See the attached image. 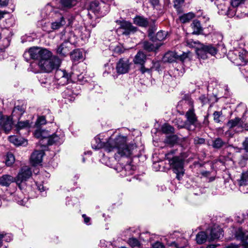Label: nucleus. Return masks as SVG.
Instances as JSON below:
<instances>
[{"label":"nucleus","instance_id":"nucleus-1","mask_svg":"<svg viewBox=\"0 0 248 248\" xmlns=\"http://www.w3.org/2000/svg\"><path fill=\"white\" fill-rule=\"evenodd\" d=\"M126 137L119 135L115 139L109 138L105 143L101 141L99 136H97L93 140L92 146L95 150L104 148L108 153L116 151V158L118 155L128 157L137 151V146L134 143L126 144Z\"/></svg>","mask_w":248,"mask_h":248},{"label":"nucleus","instance_id":"nucleus-2","mask_svg":"<svg viewBox=\"0 0 248 248\" xmlns=\"http://www.w3.org/2000/svg\"><path fill=\"white\" fill-rule=\"evenodd\" d=\"M24 57L28 60L30 58L39 61V66L43 72L50 73L59 67L61 60L57 56H53L51 51L46 48L33 46L25 51Z\"/></svg>","mask_w":248,"mask_h":248},{"label":"nucleus","instance_id":"nucleus-3","mask_svg":"<svg viewBox=\"0 0 248 248\" xmlns=\"http://www.w3.org/2000/svg\"><path fill=\"white\" fill-rule=\"evenodd\" d=\"M183 104L188 105L190 108L186 113V121L182 125H178V127L179 128H185L189 131H193L196 127L200 126V124L198 123L197 117L194 111L193 101L187 96L181 100L179 102L178 105Z\"/></svg>","mask_w":248,"mask_h":248},{"label":"nucleus","instance_id":"nucleus-4","mask_svg":"<svg viewBox=\"0 0 248 248\" xmlns=\"http://www.w3.org/2000/svg\"><path fill=\"white\" fill-rule=\"evenodd\" d=\"M174 150H171L165 154V158L174 171L184 170V160L181 157L174 156Z\"/></svg>","mask_w":248,"mask_h":248},{"label":"nucleus","instance_id":"nucleus-5","mask_svg":"<svg viewBox=\"0 0 248 248\" xmlns=\"http://www.w3.org/2000/svg\"><path fill=\"white\" fill-rule=\"evenodd\" d=\"M197 55L199 58L206 59L208 54L214 56L217 53V48L212 45H205L203 44H199L196 49Z\"/></svg>","mask_w":248,"mask_h":248},{"label":"nucleus","instance_id":"nucleus-6","mask_svg":"<svg viewBox=\"0 0 248 248\" xmlns=\"http://www.w3.org/2000/svg\"><path fill=\"white\" fill-rule=\"evenodd\" d=\"M31 174L32 172L29 167L27 166L22 167L16 177V183L20 186V185L26 181Z\"/></svg>","mask_w":248,"mask_h":248},{"label":"nucleus","instance_id":"nucleus-7","mask_svg":"<svg viewBox=\"0 0 248 248\" xmlns=\"http://www.w3.org/2000/svg\"><path fill=\"white\" fill-rule=\"evenodd\" d=\"M244 120V116L241 118L236 117L229 121L227 124V126L229 129H234L236 132L242 131L243 129H245Z\"/></svg>","mask_w":248,"mask_h":248},{"label":"nucleus","instance_id":"nucleus-8","mask_svg":"<svg viewBox=\"0 0 248 248\" xmlns=\"http://www.w3.org/2000/svg\"><path fill=\"white\" fill-rule=\"evenodd\" d=\"M13 122L10 117L3 116L0 112V130L6 133L12 129Z\"/></svg>","mask_w":248,"mask_h":248},{"label":"nucleus","instance_id":"nucleus-9","mask_svg":"<svg viewBox=\"0 0 248 248\" xmlns=\"http://www.w3.org/2000/svg\"><path fill=\"white\" fill-rule=\"evenodd\" d=\"M117 22L120 25V29L123 30L122 31L123 34L127 35L137 31V28L133 26L129 22L124 20L117 21Z\"/></svg>","mask_w":248,"mask_h":248},{"label":"nucleus","instance_id":"nucleus-10","mask_svg":"<svg viewBox=\"0 0 248 248\" xmlns=\"http://www.w3.org/2000/svg\"><path fill=\"white\" fill-rule=\"evenodd\" d=\"M237 182L240 191L244 193H248V171L242 173Z\"/></svg>","mask_w":248,"mask_h":248},{"label":"nucleus","instance_id":"nucleus-11","mask_svg":"<svg viewBox=\"0 0 248 248\" xmlns=\"http://www.w3.org/2000/svg\"><path fill=\"white\" fill-rule=\"evenodd\" d=\"M130 63L126 58H122L119 60L116 64V69L119 74H125L129 69Z\"/></svg>","mask_w":248,"mask_h":248},{"label":"nucleus","instance_id":"nucleus-12","mask_svg":"<svg viewBox=\"0 0 248 248\" xmlns=\"http://www.w3.org/2000/svg\"><path fill=\"white\" fill-rule=\"evenodd\" d=\"M64 135L60 133L58 134V132L54 134L47 136V144L49 145H52L53 144H61L63 141Z\"/></svg>","mask_w":248,"mask_h":248},{"label":"nucleus","instance_id":"nucleus-13","mask_svg":"<svg viewBox=\"0 0 248 248\" xmlns=\"http://www.w3.org/2000/svg\"><path fill=\"white\" fill-rule=\"evenodd\" d=\"M44 152L43 150L35 151L31 155V163L33 166H36L42 162Z\"/></svg>","mask_w":248,"mask_h":248},{"label":"nucleus","instance_id":"nucleus-14","mask_svg":"<svg viewBox=\"0 0 248 248\" xmlns=\"http://www.w3.org/2000/svg\"><path fill=\"white\" fill-rule=\"evenodd\" d=\"M71 44L68 41H65L61 44L57 49V53L61 56L65 57L69 52Z\"/></svg>","mask_w":248,"mask_h":248},{"label":"nucleus","instance_id":"nucleus-15","mask_svg":"<svg viewBox=\"0 0 248 248\" xmlns=\"http://www.w3.org/2000/svg\"><path fill=\"white\" fill-rule=\"evenodd\" d=\"M151 43L148 41H144L143 42V48L149 52L150 51H155L157 50L162 45V43L160 42H153Z\"/></svg>","mask_w":248,"mask_h":248},{"label":"nucleus","instance_id":"nucleus-16","mask_svg":"<svg viewBox=\"0 0 248 248\" xmlns=\"http://www.w3.org/2000/svg\"><path fill=\"white\" fill-rule=\"evenodd\" d=\"M182 60V56H179L176 52L173 51H169L166 53L164 57L163 60L165 62H175L177 60Z\"/></svg>","mask_w":248,"mask_h":248},{"label":"nucleus","instance_id":"nucleus-17","mask_svg":"<svg viewBox=\"0 0 248 248\" xmlns=\"http://www.w3.org/2000/svg\"><path fill=\"white\" fill-rule=\"evenodd\" d=\"M25 109L26 106L23 104H22L20 105H16L12 112V116L16 117L17 119H19L21 116L25 112Z\"/></svg>","mask_w":248,"mask_h":248},{"label":"nucleus","instance_id":"nucleus-18","mask_svg":"<svg viewBox=\"0 0 248 248\" xmlns=\"http://www.w3.org/2000/svg\"><path fill=\"white\" fill-rule=\"evenodd\" d=\"M151 20L144 16H135L133 21L135 24L140 27H146L150 24Z\"/></svg>","mask_w":248,"mask_h":248},{"label":"nucleus","instance_id":"nucleus-19","mask_svg":"<svg viewBox=\"0 0 248 248\" xmlns=\"http://www.w3.org/2000/svg\"><path fill=\"white\" fill-rule=\"evenodd\" d=\"M15 181L16 182V178L10 175H3L0 178V185L2 186H8Z\"/></svg>","mask_w":248,"mask_h":248},{"label":"nucleus","instance_id":"nucleus-20","mask_svg":"<svg viewBox=\"0 0 248 248\" xmlns=\"http://www.w3.org/2000/svg\"><path fill=\"white\" fill-rule=\"evenodd\" d=\"M235 237L243 243L248 239V230H244L242 228H239L235 232Z\"/></svg>","mask_w":248,"mask_h":248},{"label":"nucleus","instance_id":"nucleus-21","mask_svg":"<svg viewBox=\"0 0 248 248\" xmlns=\"http://www.w3.org/2000/svg\"><path fill=\"white\" fill-rule=\"evenodd\" d=\"M184 1L185 0H174V7L176 9L178 14H182L181 16H194L195 14L191 12L188 14L183 13L181 7Z\"/></svg>","mask_w":248,"mask_h":248},{"label":"nucleus","instance_id":"nucleus-22","mask_svg":"<svg viewBox=\"0 0 248 248\" xmlns=\"http://www.w3.org/2000/svg\"><path fill=\"white\" fill-rule=\"evenodd\" d=\"M34 135V136L38 139L42 138L40 141V144L44 143V140H47L48 136L47 131L44 130H42L39 128H38V129L35 130Z\"/></svg>","mask_w":248,"mask_h":248},{"label":"nucleus","instance_id":"nucleus-23","mask_svg":"<svg viewBox=\"0 0 248 248\" xmlns=\"http://www.w3.org/2000/svg\"><path fill=\"white\" fill-rule=\"evenodd\" d=\"M57 70L55 73V77L56 79L60 80V79H63L64 82H66L69 78L68 74L65 72V70H62L61 69H56Z\"/></svg>","mask_w":248,"mask_h":248},{"label":"nucleus","instance_id":"nucleus-24","mask_svg":"<svg viewBox=\"0 0 248 248\" xmlns=\"http://www.w3.org/2000/svg\"><path fill=\"white\" fill-rule=\"evenodd\" d=\"M146 60V55L141 51H139L135 56L134 62L135 64L143 65Z\"/></svg>","mask_w":248,"mask_h":248},{"label":"nucleus","instance_id":"nucleus-25","mask_svg":"<svg viewBox=\"0 0 248 248\" xmlns=\"http://www.w3.org/2000/svg\"><path fill=\"white\" fill-rule=\"evenodd\" d=\"M99 1L95 0L90 3L89 10L94 14H98L100 10Z\"/></svg>","mask_w":248,"mask_h":248},{"label":"nucleus","instance_id":"nucleus-26","mask_svg":"<svg viewBox=\"0 0 248 248\" xmlns=\"http://www.w3.org/2000/svg\"><path fill=\"white\" fill-rule=\"evenodd\" d=\"M222 230L220 228H214L210 231V240H214L220 238L222 235Z\"/></svg>","mask_w":248,"mask_h":248},{"label":"nucleus","instance_id":"nucleus-27","mask_svg":"<svg viewBox=\"0 0 248 248\" xmlns=\"http://www.w3.org/2000/svg\"><path fill=\"white\" fill-rule=\"evenodd\" d=\"M66 24V21L63 17L62 16L58 20L53 22L51 23V28L53 30H58L64 26Z\"/></svg>","mask_w":248,"mask_h":248},{"label":"nucleus","instance_id":"nucleus-28","mask_svg":"<svg viewBox=\"0 0 248 248\" xmlns=\"http://www.w3.org/2000/svg\"><path fill=\"white\" fill-rule=\"evenodd\" d=\"M168 35V32L160 31L157 32L155 36H154V40H152L153 42H156V41H158L159 42H160L163 40H164Z\"/></svg>","mask_w":248,"mask_h":248},{"label":"nucleus","instance_id":"nucleus-29","mask_svg":"<svg viewBox=\"0 0 248 248\" xmlns=\"http://www.w3.org/2000/svg\"><path fill=\"white\" fill-rule=\"evenodd\" d=\"M192 28L193 30V34H200L202 31V28L200 22L198 20H194L191 25Z\"/></svg>","mask_w":248,"mask_h":248},{"label":"nucleus","instance_id":"nucleus-30","mask_svg":"<svg viewBox=\"0 0 248 248\" xmlns=\"http://www.w3.org/2000/svg\"><path fill=\"white\" fill-rule=\"evenodd\" d=\"M207 238L206 233L204 232H199L196 235V241L199 244H202L205 242Z\"/></svg>","mask_w":248,"mask_h":248},{"label":"nucleus","instance_id":"nucleus-31","mask_svg":"<svg viewBox=\"0 0 248 248\" xmlns=\"http://www.w3.org/2000/svg\"><path fill=\"white\" fill-rule=\"evenodd\" d=\"M29 70L31 71L34 73H38L40 72H43L41 67L39 66V61H38V62H33L30 64Z\"/></svg>","mask_w":248,"mask_h":248},{"label":"nucleus","instance_id":"nucleus-32","mask_svg":"<svg viewBox=\"0 0 248 248\" xmlns=\"http://www.w3.org/2000/svg\"><path fill=\"white\" fill-rule=\"evenodd\" d=\"M85 18L83 19V20L86 22L84 23V24L87 26H92L93 27H94L96 25V22H93V19L94 18L95 20H97V22H98V18H97L96 16H85Z\"/></svg>","mask_w":248,"mask_h":248},{"label":"nucleus","instance_id":"nucleus-33","mask_svg":"<svg viewBox=\"0 0 248 248\" xmlns=\"http://www.w3.org/2000/svg\"><path fill=\"white\" fill-rule=\"evenodd\" d=\"M155 20H151L150 24L148 26L150 27L148 30V36L151 40H154V36L153 35L154 32L156 31V29L155 26L154 25Z\"/></svg>","mask_w":248,"mask_h":248},{"label":"nucleus","instance_id":"nucleus-34","mask_svg":"<svg viewBox=\"0 0 248 248\" xmlns=\"http://www.w3.org/2000/svg\"><path fill=\"white\" fill-rule=\"evenodd\" d=\"M243 149L240 150V152L244 151L246 153L245 155H242V157L243 160H247L248 159V138H246L245 141L243 143Z\"/></svg>","mask_w":248,"mask_h":248},{"label":"nucleus","instance_id":"nucleus-35","mask_svg":"<svg viewBox=\"0 0 248 248\" xmlns=\"http://www.w3.org/2000/svg\"><path fill=\"white\" fill-rule=\"evenodd\" d=\"M61 3L63 7L70 8L76 4L77 0H61Z\"/></svg>","mask_w":248,"mask_h":248},{"label":"nucleus","instance_id":"nucleus-36","mask_svg":"<svg viewBox=\"0 0 248 248\" xmlns=\"http://www.w3.org/2000/svg\"><path fill=\"white\" fill-rule=\"evenodd\" d=\"M227 143L223 141L220 138H217L215 139L213 143V147L216 149H219L226 145Z\"/></svg>","mask_w":248,"mask_h":248},{"label":"nucleus","instance_id":"nucleus-37","mask_svg":"<svg viewBox=\"0 0 248 248\" xmlns=\"http://www.w3.org/2000/svg\"><path fill=\"white\" fill-rule=\"evenodd\" d=\"M161 129L162 132L165 134L173 133L174 131L173 127L167 124H163L161 126Z\"/></svg>","mask_w":248,"mask_h":248},{"label":"nucleus","instance_id":"nucleus-38","mask_svg":"<svg viewBox=\"0 0 248 248\" xmlns=\"http://www.w3.org/2000/svg\"><path fill=\"white\" fill-rule=\"evenodd\" d=\"M9 140L16 145H21L23 144L21 138H18L16 136H11L9 137Z\"/></svg>","mask_w":248,"mask_h":248},{"label":"nucleus","instance_id":"nucleus-39","mask_svg":"<svg viewBox=\"0 0 248 248\" xmlns=\"http://www.w3.org/2000/svg\"><path fill=\"white\" fill-rule=\"evenodd\" d=\"M15 158L11 153H8L7 154L6 159H5V164L8 166H11L15 162Z\"/></svg>","mask_w":248,"mask_h":248},{"label":"nucleus","instance_id":"nucleus-40","mask_svg":"<svg viewBox=\"0 0 248 248\" xmlns=\"http://www.w3.org/2000/svg\"><path fill=\"white\" fill-rule=\"evenodd\" d=\"M30 127V123L29 120H26L25 121H20L18 122L17 124V128L19 130L29 128Z\"/></svg>","mask_w":248,"mask_h":248},{"label":"nucleus","instance_id":"nucleus-41","mask_svg":"<svg viewBox=\"0 0 248 248\" xmlns=\"http://www.w3.org/2000/svg\"><path fill=\"white\" fill-rule=\"evenodd\" d=\"M199 44H200L199 42L193 41L192 39H187L185 42L184 45L186 46H188L189 47H196V49H197V46L199 45Z\"/></svg>","mask_w":248,"mask_h":248},{"label":"nucleus","instance_id":"nucleus-42","mask_svg":"<svg viewBox=\"0 0 248 248\" xmlns=\"http://www.w3.org/2000/svg\"><path fill=\"white\" fill-rule=\"evenodd\" d=\"M128 243L129 245L132 248L140 247V244L138 239L135 238H130L129 239Z\"/></svg>","mask_w":248,"mask_h":248},{"label":"nucleus","instance_id":"nucleus-43","mask_svg":"<svg viewBox=\"0 0 248 248\" xmlns=\"http://www.w3.org/2000/svg\"><path fill=\"white\" fill-rule=\"evenodd\" d=\"M46 123V121L44 116H39L38 117L35 125L37 128H39L41 125L45 124Z\"/></svg>","mask_w":248,"mask_h":248},{"label":"nucleus","instance_id":"nucleus-44","mask_svg":"<svg viewBox=\"0 0 248 248\" xmlns=\"http://www.w3.org/2000/svg\"><path fill=\"white\" fill-rule=\"evenodd\" d=\"M177 140V137L176 135H171L167 137L165 142L170 144H173Z\"/></svg>","mask_w":248,"mask_h":248},{"label":"nucleus","instance_id":"nucleus-45","mask_svg":"<svg viewBox=\"0 0 248 248\" xmlns=\"http://www.w3.org/2000/svg\"><path fill=\"white\" fill-rule=\"evenodd\" d=\"M222 115V111H215L213 113L214 120L216 123H220L221 122L220 118L221 117Z\"/></svg>","mask_w":248,"mask_h":248},{"label":"nucleus","instance_id":"nucleus-46","mask_svg":"<svg viewBox=\"0 0 248 248\" xmlns=\"http://www.w3.org/2000/svg\"><path fill=\"white\" fill-rule=\"evenodd\" d=\"M101 247L105 248H114V246L110 242H107L104 240L100 241Z\"/></svg>","mask_w":248,"mask_h":248},{"label":"nucleus","instance_id":"nucleus-47","mask_svg":"<svg viewBox=\"0 0 248 248\" xmlns=\"http://www.w3.org/2000/svg\"><path fill=\"white\" fill-rule=\"evenodd\" d=\"M1 237V242L2 240L6 242H9L12 239V236L11 234L6 233L5 234H0Z\"/></svg>","mask_w":248,"mask_h":248},{"label":"nucleus","instance_id":"nucleus-48","mask_svg":"<svg viewBox=\"0 0 248 248\" xmlns=\"http://www.w3.org/2000/svg\"><path fill=\"white\" fill-rule=\"evenodd\" d=\"M89 36H90L89 31L85 29L84 33L81 34V39L85 42L86 41H87L88 40Z\"/></svg>","mask_w":248,"mask_h":248},{"label":"nucleus","instance_id":"nucleus-49","mask_svg":"<svg viewBox=\"0 0 248 248\" xmlns=\"http://www.w3.org/2000/svg\"><path fill=\"white\" fill-rule=\"evenodd\" d=\"M243 116H244V122H245V129L248 130V112L246 111Z\"/></svg>","mask_w":248,"mask_h":248},{"label":"nucleus","instance_id":"nucleus-50","mask_svg":"<svg viewBox=\"0 0 248 248\" xmlns=\"http://www.w3.org/2000/svg\"><path fill=\"white\" fill-rule=\"evenodd\" d=\"M245 0H232L231 4L233 7H237L241 3H243Z\"/></svg>","mask_w":248,"mask_h":248},{"label":"nucleus","instance_id":"nucleus-51","mask_svg":"<svg viewBox=\"0 0 248 248\" xmlns=\"http://www.w3.org/2000/svg\"><path fill=\"white\" fill-rule=\"evenodd\" d=\"M113 50L114 52L118 54L123 53L124 51L123 47L121 45H118L115 46Z\"/></svg>","mask_w":248,"mask_h":248},{"label":"nucleus","instance_id":"nucleus-52","mask_svg":"<svg viewBox=\"0 0 248 248\" xmlns=\"http://www.w3.org/2000/svg\"><path fill=\"white\" fill-rule=\"evenodd\" d=\"M194 143L196 144H202L205 142V140L203 138L196 137L194 139Z\"/></svg>","mask_w":248,"mask_h":248},{"label":"nucleus","instance_id":"nucleus-53","mask_svg":"<svg viewBox=\"0 0 248 248\" xmlns=\"http://www.w3.org/2000/svg\"><path fill=\"white\" fill-rule=\"evenodd\" d=\"M174 172L176 174V178L178 180H180L184 173V170H180L178 171H174Z\"/></svg>","mask_w":248,"mask_h":248},{"label":"nucleus","instance_id":"nucleus-54","mask_svg":"<svg viewBox=\"0 0 248 248\" xmlns=\"http://www.w3.org/2000/svg\"><path fill=\"white\" fill-rule=\"evenodd\" d=\"M192 16H179V20L180 21L183 23L188 22L191 19Z\"/></svg>","mask_w":248,"mask_h":248},{"label":"nucleus","instance_id":"nucleus-55","mask_svg":"<svg viewBox=\"0 0 248 248\" xmlns=\"http://www.w3.org/2000/svg\"><path fill=\"white\" fill-rule=\"evenodd\" d=\"M153 248H165L164 245L159 241H157L152 244Z\"/></svg>","mask_w":248,"mask_h":248},{"label":"nucleus","instance_id":"nucleus-56","mask_svg":"<svg viewBox=\"0 0 248 248\" xmlns=\"http://www.w3.org/2000/svg\"><path fill=\"white\" fill-rule=\"evenodd\" d=\"M244 215H239L235 217V221L239 223H242L244 221Z\"/></svg>","mask_w":248,"mask_h":248},{"label":"nucleus","instance_id":"nucleus-57","mask_svg":"<svg viewBox=\"0 0 248 248\" xmlns=\"http://www.w3.org/2000/svg\"><path fill=\"white\" fill-rule=\"evenodd\" d=\"M71 58L76 61L78 57L77 55V49H75L72 52L70 53Z\"/></svg>","mask_w":248,"mask_h":248},{"label":"nucleus","instance_id":"nucleus-58","mask_svg":"<svg viewBox=\"0 0 248 248\" xmlns=\"http://www.w3.org/2000/svg\"><path fill=\"white\" fill-rule=\"evenodd\" d=\"M37 188L41 192H42V196H45L46 195V192L43 193L46 189L43 185L39 184L37 185Z\"/></svg>","mask_w":248,"mask_h":248},{"label":"nucleus","instance_id":"nucleus-59","mask_svg":"<svg viewBox=\"0 0 248 248\" xmlns=\"http://www.w3.org/2000/svg\"><path fill=\"white\" fill-rule=\"evenodd\" d=\"M85 56V52H83V51H81L80 50H78V61H83L84 59Z\"/></svg>","mask_w":248,"mask_h":248},{"label":"nucleus","instance_id":"nucleus-60","mask_svg":"<svg viewBox=\"0 0 248 248\" xmlns=\"http://www.w3.org/2000/svg\"><path fill=\"white\" fill-rule=\"evenodd\" d=\"M131 167L130 165H126L124 167V170H129V171L126 173V175H130L132 173V170H131Z\"/></svg>","mask_w":248,"mask_h":248},{"label":"nucleus","instance_id":"nucleus-61","mask_svg":"<svg viewBox=\"0 0 248 248\" xmlns=\"http://www.w3.org/2000/svg\"><path fill=\"white\" fill-rule=\"evenodd\" d=\"M82 216V217L84 219V223L85 224H87V225L90 224L89 222H90V218L88 217H87L86 216V215H85V214H83Z\"/></svg>","mask_w":248,"mask_h":248},{"label":"nucleus","instance_id":"nucleus-62","mask_svg":"<svg viewBox=\"0 0 248 248\" xmlns=\"http://www.w3.org/2000/svg\"><path fill=\"white\" fill-rule=\"evenodd\" d=\"M170 246L175 247L177 248H182L184 247L183 245H180L178 244V242H173L170 244Z\"/></svg>","mask_w":248,"mask_h":248},{"label":"nucleus","instance_id":"nucleus-63","mask_svg":"<svg viewBox=\"0 0 248 248\" xmlns=\"http://www.w3.org/2000/svg\"><path fill=\"white\" fill-rule=\"evenodd\" d=\"M9 0H0V7L4 6L8 4Z\"/></svg>","mask_w":248,"mask_h":248},{"label":"nucleus","instance_id":"nucleus-64","mask_svg":"<svg viewBox=\"0 0 248 248\" xmlns=\"http://www.w3.org/2000/svg\"><path fill=\"white\" fill-rule=\"evenodd\" d=\"M41 84H42V86L45 87H48L49 85V82L47 79H46L45 81L41 82Z\"/></svg>","mask_w":248,"mask_h":248}]
</instances>
